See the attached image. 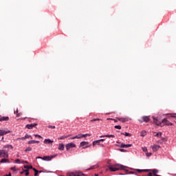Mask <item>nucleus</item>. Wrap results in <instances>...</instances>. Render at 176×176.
I'll return each instance as SVG.
<instances>
[{"instance_id": "f257e3e1", "label": "nucleus", "mask_w": 176, "mask_h": 176, "mask_svg": "<svg viewBox=\"0 0 176 176\" xmlns=\"http://www.w3.org/2000/svg\"><path fill=\"white\" fill-rule=\"evenodd\" d=\"M153 122L157 126H160L163 127V126H173V123L170 121L164 118L162 120H160L159 118H155L153 116Z\"/></svg>"}, {"instance_id": "f03ea898", "label": "nucleus", "mask_w": 176, "mask_h": 176, "mask_svg": "<svg viewBox=\"0 0 176 176\" xmlns=\"http://www.w3.org/2000/svg\"><path fill=\"white\" fill-rule=\"evenodd\" d=\"M9 149H13V146H12L11 144L4 145L3 149L0 150V157H4V159H8V157H9Z\"/></svg>"}, {"instance_id": "7ed1b4c3", "label": "nucleus", "mask_w": 176, "mask_h": 176, "mask_svg": "<svg viewBox=\"0 0 176 176\" xmlns=\"http://www.w3.org/2000/svg\"><path fill=\"white\" fill-rule=\"evenodd\" d=\"M126 168H127V166L119 164L109 166L110 171L113 172L119 171V170H126Z\"/></svg>"}, {"instance_id": "20e7f679", "label": "nucleus", "mask_w": 176, "mask_h": 176, "mask_svg": "<svg viewBox=\"0 0 176 176\" xmlns=\"http://www.w3.org/2000/svg\"><path fill=\"white\" fill-rule=\"evenodd\" d=\"M57 157V155H51V156L37 157L36 159H41L42 160H45V162H50L52 159H54V157Z\"/></svg>"}, {"instance_id": "39448f33", "label": "nucleus", "mask_w": 176, "mask_h": 176, "mask_svg": "<svg viewBox=\"0 0 176 176\" xmlns=\"http://www.w3.org/2000/svg\"><path fill=\"white\" fill-rule=\"evenodd\" d=\"M80 146H82V149H86V148H89L91 144H89L88 142H81L80 144Z\"/></svg>"}, {"instance_id": "423d86ee", "label": "nucleus", "mask_w": 176, "mask_h": 176, "mask_svg": "<svg viewBox=\"0 0 176 176\" xmlns=\"http://www.w3.org/2000/svg\"><path fill=\"white\" fill-rule=\"evenodd\" d=\"M65 146H66L67 151H69V149H71V148H75L76 145L74 143L71 142V143L67 144Z\"/></svg>"}, {"instance_id": "0eeeda50", "label": "nucleus", "mask_w": 176, "mask_h": 176, "mask_svg": "<svg viewBox=\"0 0 176 176\" xmlns=\"http://www.w3.org/2000/svg\"><path fill=\"white\" fill-rule=\"evenodd\" d=\"M10 133V131L8 130H3V129H0V137H2L3 135H6V134H9Z\"/></svg>"}, {"instance_id": "6e6552de", "label": "nucleus", "mask_w": 176, "mask_h": 176, "mask_svg": "<svg viewBox=\"0 0 176 176\" xmlns=\"http://www.w3.org/2000/svg\"><path fill=\"white\" fill-rule=\"evenodd\" d=\"M151 148H152L153 152H157V151H159V149H160V146L155 144L154 146H151Z\"/></svg>"}, {"instance_id": "1a4fd4ad", "label": "nucleus", "mask_w": 176, "mask_h": 176, "mask_svg": "<svg viewBox=\"0 0 176 176\" xmlns=\"http://www.w3.org/2000/svg\"><path fill=\"white\" fill-rule=\"evenodd\" d=\"M37 124H30L26 125V129H28L29 130H32V129H34L35 126H36Z\"/></svg>"}, {"instance_id": "9d476101", "label": "nucleus", "mask_w": 176, "mask_h": 176, "mask_svg": "<svg viewBox=\"0 0 176 176\" xmlns=\"http://www.w3.org/2000/svg\"><path fill=\"white\" fill-rule=\"evenodd\" d=\"M8 120H9V117L0 116V122H8Z\"/></svg>"}, {"instance_id": "9b49d317", "label": "nucleus", "mask_w": 176, "mask_h": 176, "mask_svg": "<svg viewBox=\"0 0 176 176\" xmlns=\"http://www.w3.org/2000/svg\"><path fill=\"white\" fill-rule=\"evenodd\" d=\"M44 144H48L49 145H50L51 144H53V141L50 139H45L44 140Z\"/></svg>"}, {"instance_id": "f8f14e48", "label": "nucleus", "mask_w": 176, "mask_h": 176, "mask_svg": "<svg viewBox=\"0 0 176 176\" xmlns=\"http://www.w3.org/2000/svg\"><path fill=\"white\" fill-rule=\"evenodd\" d=\"M150 116H143L142 119L143 121H144L146 123H148V122H149L150 119H149Z\"/></svg>"}, {"instance_id": "ddd939ff", "label": "nucleus", "mask_w": 176, "mask_h": 176, "mask_svg": "<svg viewBox=\"0 0 176 176\" xmlns=\"http://www.w3.org/2000/svg\"><path fill=\"white\" fill-rule=\"evenodd\" d=\"M24 168H26V170H34V167L32 166H28V165H24Z\"/></svg>"}, {"instance_id": "4468645a", "label": "nucleus", "mask_w": 176, "mask_h": 176, "mask_svg": "<svg viewBox=\"0 0 176 176\" xmlns=\"http://www.w3.org/2000/svg\"><path fill=\"white\" fill-rule=\"evenodd\" d=\"M58 150L59 151H64V144L60 143L58 144Z\"/></svg>"}, {"instance_id": "2eb2a0df", "label": "nucleus", "mask_w": 176, "mask_h": 176, "mask_svg": "<svg viewBox=\"0 0 176 176\" xmlns=\"http://www.w3.org/2000/svg\"><path fill=\"white\" fill-rule=\"evenodd\" d=\"M98 167H99L98 164H96V165H93L87 170H94V168H98Z\"/></svg>"}, {"instance_id": "dca6fc26", "label": "nucleus", "mask_w": 176, "mask_h": 176, "mask_svg": "<svg viewBox=\"0 0 176 176\" xmlns=\"http://www.w3.org/2000/svg\"><path fill=\"white\" fill-rule=\"evenodd\" d=\"M28 144H39V141L38 140H30L28 142Z\"/></svg>"}, {"instance_id": "f3484780", "label": "nucleus", "mask_w": 176, "mask_h": 176, "mask_svg": "<svg viewBox=\"0 0 176 176\" xmlns=\"http://www.w3.org/2000/svg\"><path fill=\"white\" fill-rule=\"evenodd\" d=\"M98 144V145H100V140H94V142H93V143H92V145L94 146H96V145Z\"/></svg>"}, {"instance_id": "a211bd4d", "label": "nucleus", "mask_w": 176, "mask_h": 176, "mask_svg": "<svg viewBox=\"0 0 176 176\" xmlns=\"http://www.w3.org/2000/svg\"><path fill=\"white\" fill-rule=\"evenodd\" d=\"M0 163H10V161H9V160L2 159Z\"/></svg>"}, {"instance_id": "6ab92c4d", "label": "nucleus", "mask_w": 176, "mask_h": 176, "mask_svg": "<svg viewBox=\"0 0 176 176\" xmlns=\"http://www.w3.org/2000/svg\"><path fill=\"white\" fill-rule=\"evenodd\" d=\"M74 176H85V174L82 172H78L77 173H74Z\"/></svg>"}, {"instance_id": "aec40b11", "label": "nucleus", "mask_w": 176, "mask_h": 176, "mask_svg": "<svg viewBox=\"0 0 176 176\" xmlns=\"http://www.w3.org/2000/svg\"><path fill=\"white\" fill-rule=\"evenodd\" d=\"M152 171H153V175H155V176L159 175H157V173H159V170H157V169H153Z\"/></svg>"}, {"instance_id": "412c9836", "label": "nucleus", "mask_w": 176, "mask_h": 176, "mask_svg": "<svg viewBox=\"0 0 176 176\" xmlns=\"http://www.w3.org/2000/svg\"><path fill=\"white\" fill-rule=\"evenodd\" d=\"M118 120H120V122H122L123 123H124V122H127V119L126 118H118Z\"/></svg>"}, {"instance_id": "4be33fe9", "label": "nucleus", "mask_w": 176, "mask_h": 176, "mask_svg": "<svg viewBox=\"0 0 176 176\" xmlns=\"http://www.w3.org/2000/svg\"><path fill=\"white\" fill-rule=\"evenodd\" d=\"M141 137H145L146 135V131H142L140 134Z\"/></svg>"}, {"instance_id": "5701e85b", "label": "nucleus", "mask_w": 176, "mask_h": 176, "mask_svg": "<svg viewBox=\"0 0 176 176\" xmlns=\"http://www.w3.org/2000/svg\"><path fill=\"white\" fill-rule=\"evenodd\" d=\"M155 137H158V138H160V137H162V133L161 132L156 133L155 135Z\"/></svg>"}, {"instance_id": "b1692460", "label": "nucleus", "mask_w": 176, "mask_h": 176, "mask_svg": "<svg viewBox=\"0 0 176 176\" xmlns=\"http://www.w3.org/2000/svg\"><path fill=\"white\" fill-rule=\"evenodd\" d=\"M104 137H107V138H115V135H105Z\"/></svg>"}, {"instance_id": "393cba45", "label": "nucleus", "mask_w": 176, "mask_h": 176, "mask_svg": "<svg viewBox=\"0 0 176 176\" xmlns=\"http://www.w3.org/2000/svg\"><path fill=\"white\" fill-rule=\"evenodd\" d=\"M33 170L34 171V176H38V173H39V171L35 168H33Z\"/></svg>"}, {"instance_id": "a878e982", "label": "nucleus", "mask_w": 176, "mask_h": 176, "mask_svg": "<svg viewBox=\"0 0 176 176\" xmlns=\"http://www.w3.org/2000/svg\"><path fill=\"white\" fill-rule=\"evenodd\" d=\"M31 151H32V148L31 147H28L25 150V152H31Z\"/></svg>"}, {"instance_id": "bb28decb", "label": "nucleus", "mask_w": 176, "mask_h": 176, "mask_svg": "<svg viewBox=\"0 0 176 176\" xmlns=\"http://www.w3.org/2000/svg\"><path fill=\"white\" fill-rule=\"evenodd\" d=\"M123 135H125V137H131V134L126 132L125 133H122Z\"/></svg>"}, {"instance_id": "cd10ccee", "label": "nucleus", "mask_w": 176, "mask_h": 176, "mask_svg": "<svg viewBox=\"0 0 176 176\" xmlns=\"http://www.w3.org/2000/svg\"><path fill=\"white\" fill-rule=\"evenodd\" d=\"M65 138H68V136H65V135L60 136L58 138V140H65Z\"/></svg>"}, {"instance_id": "c85d7f7f", "label": "nucleus", "mask_w": 176, "mask_h": 176, "mask_svg": "<svg viewBox=\"0 0 176 176\" xmlns=\"http://www.w3.org/2000/svg\"><path fill=\"white\" fill-rule=\"evenodd\" d=\"M114 129H117L118 130H120L122 129V126L120 125H116L114 126Z\"/></svg>"}, {"instance_id": "c756f323", "label": "nucleus", "mask_w": 176, "mask_h": 176, "mask_svg": "<svg viewBox=\"0 0 176 176\" xmlns=\"http://www.w3.org/2000/svg\"><path fill=\"white\" fill-rule=\"evenodd\" d=\"M131 146H133V144H124V148H130Z\"/></svg>"}, {"instance_id": "7c9ffc66", "label": "nucleus", "mask_w": 176, "mask_h": 176, "mask_svg": "<svg viewBox=\"0 0 176 176\" xmlns=\"http://www.w3.org/2000/svg\"><path fill=\"white\" fill-rule=\"evenodd\" d=\"M24 171H25V175H26V176H28V175H30V172H28V169H25V170H24Z\"/></svg>"}, {"instance_id": "2f4dec72", "label": "nucleus", "mask_w": 176, "mask_h": 176, "mask_svg": "<svg viewBox=\"0 0 176 176\" xmlns=\"http://www.w3.org/2000/svg\"><path fill=\"white\" fill-rule=\"evenodd\" d=\"M97 121H100V118L91 120V122H97Z\"/></svg>"}, {"instance_id": "473e14b6", "label": "nucleus", "mask_w": 176, "mask_h": 176, "mask_svg": "<svg viewBox=\"0 0 176 176\" xmlns=\"http://www.w3.org/2000/svg\"><path fill=\"white\" fill-rule=\"evenodd\" d=\"M10 170H12V171H17V169H16V166L10 168Z\"/></svg>"}, {"instance_id": "72a5a7b5", "label": "nucleus", "mask_w": 176, "mask_h": 176, "mask_svg": "<svg viewBox=\"0 0 176 176\" xmlns=\"http://www.w3.org/2000/svg\"><path fill=\"white\" fill-rule=\"evenodd\" d=\"M67 176H75V173L72 172L70 173H68Z\"/></svg>"}, {"instance_id": "f704fd0d", "label": "nucleus", "mask_w": 176, "mask_h": 176, "mask_svg": "<svg viewBox=\"0 0 176 176\" xmlns=\"http://www.w3.org/2000/svg\"><path fill=\"white\" fill-rule=\"evenodd\" d=\"M78 140V135L70 138V140Z\"/></svg>"}, {"instance_id": "c9c22d12", "label": "nucleus", "mask_w": 176, "mask_h": 176, "mask_svg": "<svg viewBox=\"0 0 176 176\" xmlns=\"http://www.w3.org/2000/svg\"><path fill=\"white\" fill-rule=\"evenodd\" d=\"M146 155L147 157H149V156H152V153H146Z\"/></svg>"}, {"instance_id": "e433bc0d", "label": "nucleus", "mask_w": 176, "mask_h": 176, "mask_svg": "<svg viewBox=\"0 0 176 176\" xmlns=\"http://www.w3.org/2000/svg\"><path fill=\"white\" fill-rule=\"evenodd\" d=\"M149 171H151L149 169H143V173H149Z\"/></svg>"}, {"instance_id": "4c0bfd02", "label": "nucleus", "mask_w": 176, "mask_h": 176, "mask_svg": "<svg viewBox=\"0 0 176 176\" xmlns=\"http://www.w3.org/2000/svg\"><path fill=\"white\" fill-rule=\"evenodd\" d=\"M31 137V135H28V134H26L25 135V139L27 140L28 138H30Z\"/></svg>"}, {"instance_id": "58836bf2", "label": "nucleus", "mask_w": 176, "mask_h": 176, "mask_svg": "<svg viewBox=\"0 0 176 176\" xmlns=\"http://www.w3.org/2000/svg\"><path fill=\"white\" fill-rule=\"evenodd\" d=\"M142 151L143 152H146V151H148V148L146 147H142Z\"/></svg>"}, {"instance_id": "ea45409f", "label": "nucleus", "mask_w": 176, "mask_h": 176, "mask_svg": "<svg viewBox=\"0 0 176 176\" xmlns=\"http://www.w3.org/2000/svg\"><path fill=\"white\" fill-rule=\"evenodd\" d=\"M138 173H144V169H137Z\"/></svg>"}, {"instance_id": "a19ab883", "label": "nucleus", "mask_w": 176, "mask_h": 176, "mask_svg": "<svg viewBox=\"0 0 176 176\" xmlns=\"http://www.w3.org/2000/svg\"><path fill=\"white\" fill-rule=\"evenodd\" d=\"M48 129H56L55 126L49 125Z\"/></svg>"}, {"instance_id": "79ce46f5", "label": "nucleus", "mask_w": 176, "mask_h": 176, "mask_svg": "<svg viewBox=\"0 0 176 176\" xmlns=\"http://www.w3.org/2000/svg\"><path fill=\"white\" fill-rule=\"evenodd\" d=\"M77 137H78V140L82 138V133L77 135Z\"/></svg>"}, {"instance_id": "37998d69", "label": "nucleus", "mask_w": 176, "mask_h": 176, "mask_svg": "<svg viewBox=\"0 0 176 176\" xmlns=\"http://www.w3.org/2000/svg\"><path fill=\"white\" fill-rule=\"evenodd\" d=\"M119 148H124V144H121L120 145H118Z\"/></svg>"}, {"instance_id": "c03bdc74", "label": "nucleus", "mask_w": 176, "mask_h": 176, "mask_svg": "<svg viewBox=\"0 0 176 176\" xmlns=\"http://www.w3.org/2000/svg\"><path fill=\"white\" fill-rule=\"evenodd\" d=\"M15 163H16L17 164H20V160L19 159H17L15 160Z\"/></svg>"}, {"instance_id": "a18cd8bd", "label": "nucleus", "mask_w": 176, "mask_h": 176, "mask_svg": "<svg viewBox=\"0 0 176 176\" xmlns=\"http://www.w3.org/2000/svg\"><path fill=\"white\" fill-rule=\"evenodd\" d=\"M118 151H120V152H126V150L123 148H119Z\"/></svg>"}, {"instance_id": "49530a36", "label": "nucleus", "mask_w": 176, "mask_h": 176, "mask_svg": "<svg viewBox=\"0 0 176 176\" xmlns=\"http://www.w3.org/2000/svg\"><path fill=\"white\" fill-rule=\"evenodd\" d=\"M87 135H90L89 134L87 133V134H82V137H87Z\"/></svg>"}, {"instance_id": "de8ad7c7", "label": "nucleus", "mask_w": 176, "mask_h": 176, "mask_svg": "<svg viewBox=\"0 0 176 176\" xmlns=\"http://www.w3.org/2000/svg\"><path fill=\"white\" fill-rule=\"evenodd\" d=\"M98 140H99V142H104V141H105V139H100Z\"/></svg>"}, {"instance_id": "09e8293b", "label": "nucleus", "mask_w": 176, "mask_h": 176, "mask_svg": "<svg viewBox=\"0 0 176 176\" xmlns=\"http://www.w3.org/2000/svg\"><path fill=\"white\" fill-rule=\"evenodd\" d=\"M35 137H38V138H42V136H41L39 135H35Z\"/></svg>"}, {"instance_id": "8fccbe9b", "label": "nucleus", "mask_w": 176, "mask_h": 176, "mask_svg": "<svg viewBox=\"0 0 176 176\" xmlns=\"http://www.w3.org/2000/svg\"><path fill=\"white\" fill-rule=\"evenodd\" d=\"M20 140H25V136L21 138Z\"/></svg>"}, {"instance_id": "3c124183", "label": "nucleus", "mask_w": 176, "mask_h": 176, "mask_svg": "<svg viewBox=\"0 0 176 176\" xmlns=\"http://www.w3.org/2000/svg\"><path fill=\"white\" fill-rule=\"evenodd\" d=\"M147 176H152V173H149L148 175H147Z\"/></svg>"}, {"instance_id": "603ef678", "label": "nucleus", "mask_w": 176, "mask_h": 176, "mask_svg": "<svg viewBox=\"0 0 176 176\" xmlns=\"http://www.w3.org/2000/svg\"><path fill=\"white\" fill-rule=\"evenodd\" d=\"M5 176H12V173H9L8 175H6Z\"/></svg>"}, {"instance_id": "864d4df0", "label": "nucleus", "mask_w": 176, "mask_h": 176, "mask_svg": "<svg viewBox=\"0 0 176 176\" xmlns=\"http://www.w3.org/2000/svg\"><path fill=\"white\" fill-rule=\"evenodd\" d=\"M24 173H25V171L23 170L22 172H21V174L23 175Z\"/></svg>"}, {"instance_id": "5fc2aeb1", "label": "nucleus", "mask_w": 176, "mask_h": 176, "mask_svg": "<svg viewBox=\"0 0 176 176\" xmlns=\"http://www.w3.org/2000/svg\"><path fill=\"white\" fill-rule=\"evenodd\" d=\"M104 137H106L105 135H101L100 138H104Z\"/></svg>"}, {"instance_id": "6e6d98bb", "label": "nucleus", "mask_w": 176, "mask_h": 176, "mask_svg": "<svg viewBox=\"0 0 176 176\" xmlns=\"http://www.w3.org/2000/svg\"><path fill=\"white\" fill-rule=\"evenodd\" d=\"M19 112V110L18 109H16V111H14V113H17Z\"/></svg>"}, {"instance_id": "4d7b16f0", "label": "nucleus", "mask_w": 176, "mask_h": 176, "mask_svg": "<svg viewBox=\"0 0 176 176\" xmlns=\"http://www.w3.org/2000/svg\"><path fill=\"white\" fill-rule=\"evenodd\" d=\"M24 163H25L26 164H28V162L27 161H24Z\"/></svg>"}, {"instance_id": "13d9d810", "label": "nucleus", "mask_w": 176, "mask_h": 176, "mask_svg": "<svg viewBox=\"0 0 176 176\" xmlns=\"http://www.w3.org/2000/svg\"><path fill=\"white\" fill-rule=\"evenodd\" d=\"M100 145H101V146H102L104 148V144H100Z\"/></svg>"}, {"instance_id": "bf43d9fd", "label": "nucleus", "mask_w": 176, "mask_h": 176, "mask_svg": "<svg viewBox=\"0 0 176 176\" xmlns=\"http://www.w3.org/2000/svg\"><path fill=\"white\" fill-rule=\"evenodd\" d=\"M16 116H17V118H19V116H20V114H17Z\"/></svg>"}, {"instance_id": "052dcab7", "label": "nucleus", "mask_w": 176, "mask_h": 176, "mask_svg": "<svg viewBox=\"0 0 176 176\" xmlns=\"http://www.w3.org/2000/svg\"><path fill=\"white\" fill-rule=\"evenodd\" d=\"M3 137L1 138V141H3Z\"/></svg>"}, {"instance_id": "680f3d73", "label": "nucleus", "mask_w": 176, "mask_h": 176, "mask_svg": "<svg viewBox=\"0 0 176 176\" xmlns=\"http://www.w3.org/2000/svg\"><path fill=\"white\" fill-rule=\"evenodd\" d=\"M95 176H98V174H95Z\"/></svg>"}, {"instance_id": "e2e57ef3", "label": "nucleus", "mask_w": 176, "mask_h": 176, "mask_svg": "<svg viewBox=\"0 0 176 176\" xmlns=\"http://www.w3.org/2000/svg\"><path fill=\"white\" fill-rule=\"evenodd\" d=\"M22 163H23V164H24V163H25V162H24V161H23V162H22Z\"/></svg>"}, {"instance_id": "0e129e2a", "label": "nucleus", "mask_w": 176, "mask_h": 176, "mask_svg": "<svg viewBox=\"0 0 176 176\" xmlns=\"http://www.w3.org/2000/svg\"><path fill=\"white\" fill-rule=\"evenodd\" d=\"M39 173H42V171H40Z\"/></svg>"}]
</instances>
